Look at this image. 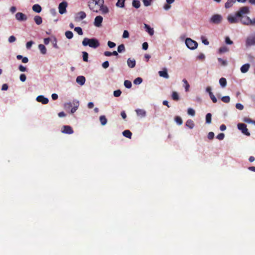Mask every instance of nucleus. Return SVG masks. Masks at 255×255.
Segmentation results:
<instances>
[{
	"instance_id": "obj_35",
	"label": "nucleus",
	"mask_w": 255,
	"mask_h": 255,
	"mask_svg": "<svg viewBox=\"0 0 255 255\" xmlns=\"http://www.w3.org/2000/svg\"><path fill=\"white\" fill-rule=\"evenodd\" d=\"M172 98L173 100L178 101L179 99V95L176 92H173L172 94Z\"/></svg>"
},
{
	"instance_id": "obj_57",
	"label": "nucleus",
	"mask_w": 255,
	"mask_h": 255,
	"mask_svg": "<svg viewBox=\"0 0 255 255\" xmlns=\"http://www.w3.org/2000/svg\"><path fill=\"white\" fill-rule=\"evenodd\" d=\"M225 42L227 44H232L233 42L230 39L229 37H226L225 38Z\"/></svg>"
},
{
	"instance_id": "obj_1",
	"label": "nucleus",
	"mask_w": 255,
	"mask_h": 255,
	"mask_svg": "<svg viewBox=\"0 0 255 255\" xmlns=\"http://www.w3.org/2000/svg\"><path fill=\"white\" fill-rule=\"evenodd\" d=\"M82 45L84 46H89L93 48H97L100 46V43L96 38H84L82 41Z\"/></svg>"
},
{
	"instance_id": "obj_53",
	"label": "nucleus",
	"mask_w": 255,
	"mask_h": 255,
	"mask_svg": "<svg viewBox=\"0 0 255 255\" xmlns=\"http://www.w3.org/2000/svg\"><path fill=\"white\" fill-rule=\"evenodd\" d=\"M225 137V134L223 133H220L217 136V138L219 140H223Z\"/></svg>"
},
{
	"instance_id": "obj_42",
	"label": "nucleus",
	"mask_w": 255,
	"mask_h": 255,
	"mask_svg": "<svg viewBox=\"0 0 255 255\" xmlns=\"http://www.w3.org/2000/svg\"><path fill=\"white\" fill-rule=\"evenodd\" d=\"M142 82V79L140 77L136 78L134 81L133 83L135 85H139Z\"/></svg>"
},
{
	"instance_id": "obj_60",
	"label": "nucleus",
	"mask_w": 255,
	"mask_h": 255,
	"mask_svg": "<svg viewBox=\"0 0 255 255\" xmlns=\"http://www.w3.org/2000/svg\"><path fill=\"white\" fill-rule=\"evenodd\" d=\"M109 66V62L108 61H105L102 64V67L104 69L107 68Z\"/></svg>"
},
{
	"instance_id": "obj_14",
	"label": "nucleus",
	"mask_w": 255,
	"mask_h": 255,
	"mask_svg": "<svg viewBox=\"0 0 255 255\" xmlns=\"http://www.w3.org/2000/svg\"><path fill=\"white\" fill-rule=\"evenodd\" d=\"M77 16L75 17L76 21L83 20L86 17V14L84 11H81L77 13Z\"/></svg>"
},
{
	"instance_id": "obj_54",
	"label": "nucleus",
	"mask_w": 255,
	"mask_h": 255,
	"mask_svg": "<svg viewBox=\"0 0 255 255\" xmlns=\"http://www.w3.org/2000/svg\"><path fill=\"white\" fill-rule=\"evenodd\" d=\"M214 137V133L212 131L209 132L208 134V138L209 139H213Z\"/></svg>"
},
{
	"instance_id": "obj_16",
	"label": "nucleus",
	"mask_w": 255,
	"mask_h": 255,
	"mask_svg": "<svg viewBox=\"0 0 255 255\" xmlns=\"http://www.w3.org/2000/svg\"><path fill=\"white\" fill-rule=\"evenodd\" d=\"M85 78L83 76H79L76 78V82L81 86L85 84Z\"/></svg>"
},
{
	"instance_id": "obj_7",
	"label": "nucleus",
	"mask_w": 255,
	"mask_h": 255,
	"mask_svg": "<svg viewBox=\"0 0 255 255\" xmlns=\"http://www.w3.org/2000/svg\"><path fill=\"white\" fill-rule=\"evenodd\" d=\"M88 6L89 8L96 13H98L100 10V7L96 5L93 1H89L88 2Z\"/></svg>"
},
{
	"instance_id": "obj_47",
	"label": "nucleus",
	"mask_w": 255,
	"mask_h": 255,
	"mask_svg": "<svg viewBox=\"0 0 255 255\" xmlns=\"http://www.w3.org/2000/svg\"><path fill=\"white\" fill-rule=\"evenodd\" d=\"M74 30L77 32V33L80 35H82L83 34V31L82 28L80 27H76L74 28Z\"/></svg>"
},
{
	"instance_id": "obj_58",
	"label": "nucleus",
	"mask_w": 255,
	"mask_h": 255,
	"mask_svg": "<svg viewBox=\"0 0 255 255\" xmlns=\"http://www.w3.org/2000/svg\"><path fill=\"white\" fill-rule=\"evenodd\" d=\"M20 80L22 82H24L26 80V77L25 74H21L19 77Z\"/></svg>"
},
{
	"instance_id": "obj_61",
	"label": "nucleus",
	"mask_w": 255,
	"mask_h": 255,
	"mask_svg": "<svg viewBox=\"0 0 255 255\" xmlns=\"http://www.w3.org/2000/svg\"><path fill=\"white\" fill-rule=\"evenodd\" d=\"M16 40V38L15 37V36L12 35V36H10L9 38H8V41L10 43H12V42H14Z\"/></svg>"
},
{
	"instance_id": "obj_40",
	"label": "nucleus",
	"mask_w": 255,
	"mask_h": 255,
	"mask_svg": "<svg viewBox=\"0 0 255 255\" xmlns=\"http://www.w3.org/2000/svg\"><path fill=\"white\" fill-rule=\"evenodd\" d=\"M131 83L130 81L125 80L124 82V86L128 89H129L131 87Z\"/></svg>"
},
{
	"instance_id": "obj_29",
	"label": "nucleus",
	"mask_w": 255,
	"mask_h": 255,
	"mask_svg": "<svg viewBox=\"0 0 255 255\" xmlns=\"http://www.w3.org/2000/svg\"><path fill=\"white\" fill-rule=\"evenodd\" d=\"M123 134L126 137L131 138L132 133L129 130H125L123 132Z\"/></svg>"
},
{
	"instance_id": "obj_45",
	"label": "nucleus",
	"mask_w": 255,
	"mask_h": 255,
	"mask_svg": "<svg viewBox=\"0 0 255 255\" xmlns=\"http://www.w3.org/2000/svg\"><path fill=\"white\" fill-rule=\"evenodd\" d=\"M243 122L247 123H255V121L252 120L249 118L245 117L243 120Z\"/></svg>"
},
{
	"instance_id": "obj_5",
	"label": "nucleus",
	"mask_w": 255,
	"mask_h": 255,
	"mask_svg": "<svg viewBox=\"0 0 255 255\" xmlns=\"http://www.w3.org/2000/svg\"><path fill=\"white\" fill-rule=\"evenodd\" d=\"M241 21L244 24L253 25L255 23V19H251L248 16H243L241 17Z\"/></svg>"
},
{
	"instance_id": "obj_56",
	"label": "nucleus",
	"mask_w": 255,
	"mask_h": 255,
	"mask_svg": "<svg viewBox=\"0 0 255 255\" xmlns=\"http://www.w3.org/2000/svg\"><path fill=\"white\" fill-rule=\"evenodd\" d=\"M108 45L110 48H112L116 46V44L113 42L109 41L108 42Z\"/></svg>"
},
{
	"instance_id": "obj_25",
	"label": "nucleus",
	"mask_w": 255,
	"mask_h": 255,
	"mask_svg": "<svg viewBox=\"0 0 255 255\" xmlns=\"http://www.w3.org/2000/svg\"><path fill=\"white\" fill-rule=\"evenodd\" d=\"M250 68L249 64H245L243 65L241 68V71L242 73H245L247 72Z\"/></svg>"
},
{
	"instance_id": "obj_11",
	"label": "nucleus",
	"mask_w": 255,
	"mask_h": 255,
	"mask_svg": "<svg viewBox=\"0 0 255 255\" xmlns=\"http://www.w3.org/2000/svg\"><path fill=\"white\" fill-rule=\"evenodd\" d=\"M15 18L18 21H25L27 19V16L22 13V12H17L15 14Z\"/></svg>"
},
{
	"instance_id": "obj_63",
	"label": "nucleus",
	"mask_w": 255,
	"mask_h": 255,
	"mask_svg": "<svg viewBox=\"0 0 255 255\" xmlns=\"http://www.w3.org/2000/svg\"><path fill=\"white\" fill-rule=\"evenodd\" d=\"M33 44V42L32 41H28L26 43V46L27 49H29L31 48L32 45Z\"/></svg>"
},
{
	"instance_id": "obj_48",
	"label": "nucleus",
	"mask_w": 255,
	"mask_h": 255,
	"mask_svg": "<svg viewBox=\"0 0 255 255\" xmlns=\"http://www.w3.org/2000/svg\"><path fill=\"white\" fill-rule=\"evenodd\" d=\"M143 4L145 6H148L151 5L152 0H142Z\"/></svg>"
},
{
	"instance_id": "obj_23",
	"label": "nucleus",
	"mask_w": 255,
	"mask_h": 255,
	"mask_svg": "<svg viewBox=\"0 0 255 255\" xmlns=\"http://www.w3.org/2000/svg\"><path fill=\"white\" fill-rule=\"evenodd\" d=\"M236 0H227V2L225 3V7L226 8H229L232 6L233 4L235 3Z\"/></svg>"
},
{
	"instance_id": "obj_41",
	"label": "nucleus",
	"mask_w": 255,
	"mask_h": 255,
	"mask_svg": "<svg viewBox=\"0 0 255 255\" xmlns=\"http://www.w3.org/2000/svg\"><path fill=\"white\" fill-rule=\"evenodd\" d=\"M125 0H118V2L116 4L117 6L120 7H123L124 6V3Z\"/></svg>"
},
{
	"instance_id": "obj_30",
	"label": "nucleus",
	"mask_w": 255,
	"mask_h": 255,
	"mask_svg": "<svg viewBox=\"0 0 255 255\" xmlns=\"http://www.w3.org/2000/svg\"><path fill=\"white\" fill-rule=\"evenodd\" d=\"M100 121L102 126H105L107 123V120L105 116L100 117Z\"/></svg>"
},
{
	"instance_id": "obj_6",
	"label": "nucleus",
	"mask_w": 255,
	"mask_h": 255,
	"mask_svg": "<svg viewBox=\"0 0 255 255\" xmlns=\"http://www.w3.org/2000/svg\"><path fill=\"white\" fill-rule=\"evenodd\" d=\"M237 126L238 129L242 131L243 133L248 136L250 135V134L247 128V126L245 124L239 123Z\"/></svg>"
},
{
	"instance_id": "obj_19",
	"label": "nucleus",
	"mask_w": 255,
	"mask_h": 255,
	"mask_svg": "<svg viewBox=\"0 0 255 255\" xmlns=\"http://www.w3.org/2000/svg\"><path fill=\"white\" fill-rule=\"evenodd\" d=\"M100 11H101L103 14H105L109 13V9L106 5H104V4H103L100 7Z\"/></svg>"
},
{
	"instance_id": "obj_28",
	"label": "nucleus",
	"mask_w": 255,
	"mask_h": 255,
	"mask_svg": "<svg viewBox=\"0 0 255 255\" xmlns=\"http://www.w3.org/2000/svg\"><path fill=\"white\" fill-rule=\"evenodd\" d=\"M38 48L42 54H45L46 53L47 49L44 45L39 44L38 45Z\"/></svg>"
},
{
	"instance_id": "obj_49",
	"label": "nucleus",
	"mask_w": 255,
	"mask_h": 255,
	"mask_svg": "<svg viewBox=\"0 0 255 255\" xmlns=\"http://www.w3.org/2000/svg\"><path fill=\"white\" fill-rule=\"evenodd\" d=\"M218 60L223 66H226L227 65V62L226 60H225L221 58H218Z\"/></svg>"
},
{
	"instance_id": "obj_8",
	"label": "nucleus",
	"mask_w": 255,
	"mask_h": 255,
	"mask_svg": "<svg viewBox=\"0 0 255 255\" xmlns=\"http://www.w3.org/2000/svg\"><path fill=\"white\" fill-rule=\"evenodd\" d=\"M249 12L248 6L242 7L240 10L236 12V16L239 17L243 16V14H247Z\"/></svg>"
},
{
	"instance_id": "obj_62",
	"label": "nucleus",
	"mask_w": 255,
	"mask_h": 255,
	"mask_svg": "<svg viewBox=\"0 0 255 255\" xmlns=\"http://www.w3.org/2000/svg\"><path fill=\"white\" fill-rule=\"evenodd\" d=\"M18 69L21 72H24L26 70V67H25L24 66H23V65H20L18 67Z\"/></svg>"
},
{
	"instance_id": "obj_15",
	"label": "nucleus",
	"mask_w": 255,
	"mask_h": 255,
	"mask_svg": "<svg viewBox=\"0 0 255 255\" xmlns=\"http://www.w3.org/2000/svg\"><path fill=\"white\" fill-rule=\"evenodd\" d=\"M36 100L43 104H46L48 103V99L47 98L44 97L43 96H38L36 98Z\"/></svg>"
},
{
	"instance_id": "obj_18",
	"label": "nucleus",
	"mask_w": 255,
	"mask_h": 255,
	"mask_svg": "<svg viewBox=\"0 0 255 255\" xmlns=\"http://www.w3.org/2000/svg\"><path fill=\"white\" fill-rule=\"evenodd\" d=\"M237 17H239L237 16L236 14L235 15V16H232L230 15L228 16V20L229 22L231 23H237L238 22Z\"/></svg>"
},
{
	"instance_id": "obj_36",
	"label": "nucleus",
	"mask_w": 255,
	"mask_h": 255,
	"mask_svg": "<svg viewBox=\"0 0 255 255\" xmlns=\"http://www.w3.org/2000/svg\"><path fill=\"white\" fill-rule=\"evenodd\" d=\"M125 51V47L123 44L120 45L118 47V52L119 53H122Z\"/></svg>"
},
{
	"instance_id": "obj_59",
	"label": "nucleus",
	"mask_w": 255,
	"mask_h": 255,
	"mask_svg": "<svg viewBox=\"0 0 255 255\" xmlns=\"http://www.w3.org/2000/svg\"><path fill=\"white\" fill-rule=\"evenodd\" d=\"M129 37V33L127 30H124L123 34V37L124 38H127Z\"/></svg>"
},
{
	"instance_id": "obj_22",
	"label": "nucleus",
	"mask_w": 255,
	"mask_h": 255,
	"mask_svg": "<svg viewBox=\"0 0 255 255\" xmlns=\"http://www.w3.org/2000/svg\"><path fill=\"white\" fill-rule=\"evenodd\" d=\"M137 116L141 117H144L146 115V112L142 109H137L135 110Z\"/></svg>"
},
{
	"instance_id": "obj_31",
	"label": "nucleus",
	"mask_w": 255,
	"mask_h": 255,
	"mask_svg": "<svg viewBox=\"0 0 255 255\" xmlns=\"http://www.w3.org/2000/svg\"><path fill=\"white\" fill-rule=\"evenodd\" d=\"M219 83L222 87H225L227 85V81L225 78H221L219 80Z\"/></svg>"
},
{
	"instance_id": "obj_27",
	"label": "nucleus",
	"mask_w": 255,
	"mask_h": 255,
	"mask_svg": "<svg viewBox=\"0 0 255 255\" xmlns=\"http://www.w3.org/2000/svg\"><path fill=\"white\" fill-rule=\"evenodd\" d=\"M34 20L37 25H40L42 22V17L39 15H36L34 17Z\"/></svg>"
},
{
	"instance_id": "obj_9",
	"label": "nucleus",
	"mask_w": 255,
	"mask_h": 255,
	"mask_svg": "<svg viewBox=\"0 0 255 255\" xmlns=\"http://www.w3.org/2000/svg\"><path fill=\"white\" fill-rule=\"evenodd\" d=\"M61 132L63 133L71 134L74 132V131L69 126H63L61 128Z\"/></svg>"
},
{
	"instance_id": "obj_52",
	"label": "nucleus",
	"mask_w": 255,
	"mask_h": 255,
	"mask_svg": "<svg viewBox=\"0 0 255 255\" xmlns=\"http://www.w3.org/2000/svg\"><path fill=\"white\" fill-rule=\"evenodd\" d=\"M187 112H188V115L192 116H194L195 114V111L191 108L188 109Z\"/></svg>"
},
{
	"instance_id": "obj_64",
	"label": "nucleus",
	"mask_w": 255,
	"mask_h": 255,
	"mask_svg": "<svg viewBox=\"0 0 255 255\" xmlns=\"http://www.w3.org/2000/svg\"><path fill=\"white\" fill-rule=\"evenodd\" d=\"M148 47V44L147 42H145L142 44V49L143 50H147Z\"/></svg>"
},
{
	"instance_id": "obj_3",
	"label": "nucleus",
	"mask_w": 255,
	"mask_h": 255,
	"mask_svg": "<svg viewBox=\"0 0 255 255\" xmlns=\"http://www.w3.org/2000/svg\"><path fill=\"white\" fill-rule=\"evenodd\" d=\"M185 43L187 47L192 50L196 49L198 46V43L190 38L186 39Z\"/></svg>"
},
{
	"instance_id": "obj_51",
	"label": "nucleus",
	"mask_w": 255,
	"mask_h": 255,
	"mask_svg": "<svg viewBox=\"0 0 255 255\" xmlns=\"http://www.w3.org/2000/svg\"><path fill=\"white\" fill-rule=\"evenodd\" d=\"M209 96L213 103H216L217 102V100L216 98L215 97V96L213 94V93H211L210 95H209Z\"/></svg>"
},
{
	"instance_id": "obj_50",
	"label": "nucleus",
	"mask_w": 255,
	"mask_h": 255,
	"mask_svg": "<svg viewBox=\"0 0 255 255\" xmlns=\"http://www.w3.org/2000/svg\"><path fill=\"white\" fill-rule=\"evenodd\" d=\"M122 94V92L120 90H117L114 92V96L116 97L120 96Z\"/></svg>"
},
{
	"instance_id": "obj_24",
	"label": "nucleus",
	"mask_w": 255,
	"mask_h": 255,
	"mask_svg": "<svg viewBox=\"0 0 255 255\" xmlns=\"http://www.w3.org/2000/svg\"><path fill=\"white\" fill-rule=\"evenodd\" d=\"M32 10L37 13H39L41 11V7L38 4H34L32 6Z\"/></svg>"
},
{
	"instance_id": "obj_32",
	"label": "nucleus",
	"mask_w": 255,
	"mask_h": 255,
	"mask_svg": "<svg viewBox=\"0 0 255 255\" xmlns=\"http://www.w3.org/2000/svg\"><path fill=\"white\" fill-rule=\"evenodd\" d=\"M132 4L133 6L135 7L136 8H139L140 6V1L138 0H133L132 1Z\"/></svg>"
},
{
	"instance_id": "obj_38",
	"label": "nucleus",
	"mask_w": 255,
	"mask_h": 255,
	"mask_svg": "<svg viewBox=\"0 0 255 255\" xmlns=\"http://www.w3.org/2000/svg\"><path fill=\"white\" fill-rule=\"evenodd\" d=\"M175 121L176 122V123L179 125H181L183 123V121L181 118L179 116L175 117Z\"/></svg>"
},
{
	"instance_id": "obj_12",
	"label": "nucleus",
	"mask_w": 255,
	"mask_h": 255,
	"mask_svg": "<svg viewBox=\"0 0 255 255\" xmlns=\"http://www.w3.org/2000/svg\"><path fill=\"white\" fill-rule=\"evenodd\" d=\"M255 44V36H250L247 38L246 42L247 47L254 45Z\"/></svg>"
},
{
	"instance_id": "obj_39",
	"label": "nucleus",
	"mask_w": 255,
	"mask_h": 255,
	"mask_svg": "<svg viewBox=\"0 0 255 255\" xmlns=\"http://www.w3.org/2000/svg\"><path fill=\"white\" fill-rule=\"evenodd\" d=\"M183 82L184 83V85H185V91L186 92L188 91H189V87H190V85L188 82V81L185 79H184L183 80Z\"/></svg>"
},
{
	"instance_id": "obj_17",
	"label": "nucleus",
	"mask_w": 255,
	"mask_h": 255,
	"mask_svg": "<svg viewBox=\"0 0 255 255\" xmlns=\"http://www.w3.org/2000/svg\"><path fill=\"white\" fill-rule=\"evenodd\" d=\"M158 74L160 77L167 79L169 78V75L167 73V70L166 68H164L162 71L158 72Z\"/></svg>"
},
{
	"instance_id": "obj_33",
	"label": "nucleus",
	"mask_w": 255,
	"mask_h": 255,
	"mask_svg": "<svg viewBox=\"0 0 255 255\" xmlns=\"http://www.w3.org/2000/svg\"><path fill=\"white\" fill-rule=\"evenodd\" d=\"M90 1H94V2L100 7H101V5L104 3V0H90Z\"/></svg>"
},
{
	"instance_id": "obj_43",
	"label": "nucleus",
	"mask_w": 255,
	"mask_h": 255,
	"mask_svg": "<svg viewBox=\"0 0 255 255\" xmlns=\"http://www.w3.org/2000/svg\"><path fill=\"white\" fill-rule=\"evenodd\" d=\"M221 100L223 102L225 103H228L230 101V98L228 96H224L222 98Z\"/></svg>"
},
{
	"instance_id": "obj_46",
	"label": "nucleus",
	"mask_w": 255,
	"mask_h": 255,
	"mask_svg": "<svg viewBox=\"0 0 255 255\" xmlns=\"http://www.w3.org/2000/svg\"><path fill=\"white\" fill-rule=\"evenodd\" d=\"M83 59L84 61L87 62L88 59V54L87 52L84 51L82 52Z\"/></svg>"
},
{
	"instance_id": "obj_10",
	"label": "nucleus",
	"mask_w": 255,
	"mask_h": 255,
	"mask_svg": "<svg viewBox=\"0 0 255 255\" xmlns=\"http://www.w3.org/2000/svg\"><path fill=\"white\" fill-rule=\"evenodd\" d=\"M67 6V3L65 1L61 2L58 6L59 12L60 14H63L66 11V7Z\"/></svg>"
},
{
	"instance_id": "obj_2",
	"label": "nucleus",
	"mask_w": 255,
	"mask_h": 255,
	"mask_svg": "<svg viewBox=\"0 0 255 255\" xmlns=\"http://www.w3.org/2000/svg\"><path fill=\"white\" fill-rule=\"evenodd\" d=\"M79 106V104L78 101H73L72 103H69L65 104V108H69L70 107H72V106H73L72 108V109H71V111H70L71 114H73L77 111Z\"/></svg>"
},
{
	"instance_id": "obj_13",
	"label": "nucleus",
	"mask_w": 255,
	"mask_h": 255,
	"mask_svg": "<svg viewBox=\"0 0 255 255\" xmlns=\"http://www.w3.org/2000/svg\"><path fill=\"white\" fill-rule=\"evenodd\" d=\"M103 19L102 16L100 15L97 16L94 20V25L97 27H100L102 25Z\"/></svg>"
},
{
	"instance_id": "obj_55",
	"label": "nucleus",
	"mask_w": 255,
	"mask_h": 255,
	"mask_svg": "<svg viewBox=\"0 0 255 255\" xmlns=\"http://www.w3.org/2000/svg\"><path fill=\"white\" fill-rule=\"evenodd\" d=\"M236 108L238 110H242L244 109V106L240 103H237L236 105Z\"/></svg>"
},
{
	"instance_id": "obj_4",
	"label": "nucleus",
	"mask_w": 255,
	"mask_h": 255,
	"mask_svg": "<svg viewBox=\"0 0 255 255\" xmlns=\"http://www.w3.org/2000/svg\"><path fill=\"white\" fill-rule=\"evenodd\" d=\"M222 19V16L220 14H216L212 16L210 19V22L214 24H218L221 22Z\"/></svg>"
},
{
	"instance_id": "obj_44",
	"label": "nucleus",
	"mask_w": 255,
	"mask_h": 255,
	"mask_svg": "<svg viewBox=\"0 0 255 255\" xmlns=\"http://www.w3.org/2000/svg\"><path fill=\"white\" fill-rule=\"evenodd\" d=\"M229 51V48L226 46H223L220 48L219 52L220 53H224Z\"/></svg>"
},
{
	"instance_id": "obj_20",
	"label": "nucleus",
	"mask_w": 255,
	"mask_h": 255,
	"mask_svg": "<svg viewBox=\"0 0 255 255\" xmlns=\"http://www.w3.org/2000/svg\"><path fill=\"white\" fill-rule=\"evenodd\" d=\"M144 28L146 31L150 35H152L154 34V30L152 28L150 27L149 25L147 24H144Z\"/></svg>"
},
{
	"instance_id": "obj_26",
	"label": "nucleus",
	"mask_w": 255,
	"mask_h": 255,
	"mask_svg": "<svg viewBox=\"0 0 255 255\" xmlns=\"http://www.w3.org/2000/svg\"><path fill=\"white\" fill-rule=\"evenodd\" d=\"M186 126L190 129H192L194 128L195 124L192 120H188L186 123Z\"/></svg>"
},
{
	"instance_id": "obj_37",
	"label": "nucleus",
	"mask_w": 255,
	"mask_h": 255,
	"mask_svg": "<svg viewBox=\"0 0 255 255\" xmlns=\"http://www.w3.org/2000/svg\"><path fill=\"white\" fill-rule=\"evenodd\" d=\"M65 36L68 39H71L73 36V34L71 31H67L65 32Z\"/></svg>"
},
{
	"instance_id": "obj_21",
	"label": "nucleus",
	"mask_w": 255,
	"mask_h": 255,
	"mask_svg": "<svg viewBox=\"0 0 255 255\" xmlns=\"http://www.w3.org/2000/svg\"><path fill=\"white\" fill-rule=\"evenodd\" d=\"M127 64L129 67L133 68L135 65V61L133 59H131L130 58H128L127 60Z\"/></svg>"
},
{
	"instance_id": "obj_34",
	"label": "nucleus",
	"mask_w": 255,
	"mask_h": 255,
	"mask_svg": "<svg viewBox=\"0 0 255 255\" xmlns=\"http://www.w3.org/2000/svg\"><path fill=\"white\" fill-rule=\"evenodd\" d=\"M212 115L211 113H208L206 116V122L207 124L211 123Z\"/></svg>"
}]
</instances>
